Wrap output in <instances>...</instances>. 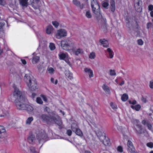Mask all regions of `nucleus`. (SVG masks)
<instances>
[{
	"label": "nucleus",
	"mask_w": 153,
	"mask_h": 153,
	"mask_svg": "<svg viewBox=\"0 0 153 153\" xmlns=\"http://www.w3.org/2000/svg\"><path fill=\"white\" fill-rule=\"evenodd\" d=\"M13 88L14 89L13 96L16 99L15 103L17 109L25 110L29 111H32L33 109L31 106L25 104L27 99L25 97L22 96V92L20 91L15 85H13Z\"/></svg>",
	"instance_id": "1"
},
{
	"label": "nucleus",
	"mask_w": 153,
	"mask_h": 153,
	"mask_svg": "<svg viewBox=\"0 0 153 153\" xmlns=\"http://www.w3.org/2000/svg\"><path fill=\"white\" fill-rule=\"evenodd\" d=\"M40 118L43 121L46 122H50L51 120H53L55 122L56 124L59 126V129L63 128L62 122L61 119L58 116H57L56 117L52 116L50 117L46 114H43L41 115Z\"/></svg>",
	"instance_id": "2"
},
{
	"label": "nucleus",
	"mask_w": 153,
	"mask_h": 153,
	"mask_svg": "<svg viewBox=\"0 0 153 153\" xmlns=\"http://www.w3.org/2000/svg\"><path fill=\"white\" fill-rule=\"evenodd\" d=\"M24 80L31 90L34 91L37 89L36 80L33 76L31 77L30 74H26L25 75Z\"/></svg>",
	"instance_id": "3"
},
{
	"label": "nucleus",
	"mask_w": 153,
	"mask_h": 153,
	"mask_svg": "<svg viewBox=\"0 0 153 153\" xmlns=\"http://www.w3.org/2000/svg\"><path fill=\"white\" fill-rule=\"evenodd\" d=\"M61 46L62 48L65 50L73 51L75 48L74 43L69 40L65 39L61 42Z\"/></svg>",
	"instance_id": "4"
},
{
	"label": "nucleus",
	"mask_w": 153,
	"mask_h": 153,
	"mask_svg": "<svg viewBox=\"0 0 153 153\" xmlns=\"http://www.w3.org/2000/svg\"><path fill=\"white\" fill-rule=\"evenodd\" d=\"M35 134L36 138L39 143L41 141L48 140V135L44 130L38 129L36 131Z\"/></svg>",
	"instance_id": "5"
},
{
	"label": "nucleus",
	"mask_w": 153,
	"mask_h": 153,
	"mask_svg": "<svg viewBox=\"0 0 153 153\" xmlns=\"http://www.w3.org/2000/svg\"><path fill=\"white\" fill-rule=\"evenodd\" d=\"M102 128H101V129H98V130H96V133L98 137L100 138L101 137L103 136L104 135V140H101V142H102V143L105 146H110L111 145V142L109 139L105 136V133H102L100 130H102Z\"/></svg>",
	"instance_id": "6"
},
{
	"label": "nucleus",
	"mask_w": 153,
	"mask_h": 153,
	"mask_svg": "<svg viewBox=\"0 0 153 153\" xmlns=\"http://www.w3.org/2000/svg\"><path fill=\"white\" fill-rule=\"evenodd\" d=\"M91 5L93 13L97 16H101L100 6L97 1L91 0Z\"/></svg>",
	"instance_id": "7"
},
{
	"label": "nucleus",
	"mask_w": 153,
	"mask_h": 153,
	"mask_svg": "<svg viewBox=\"0 0 153 153\" xmlns=\"http://www.w3.org/2000/svg\"><path fill=\"white\" fill-rule=\"evenodd\" d=\"M58 56L59 59L64 60L68 65H70V62L69 60L70 58L67 53H64L60 52L58 54Z\"/></svg>",
	"instance_id": "8"
},
{
	"label": "nucleus",
	"mask_w": 153,
	"mask_h": 153,
	"mask_svg": "<svg viewBox=\"0 0 153 153\" xmlns=\"http://www.w3.org/2000/svg\"><path fill=\"white\" fill-rule=\"evenodd\" d=\"M135 10L139 13L142 10V2L141 0H135L134 4Z\"/></svg>",
	"instance_id": "9"
},
{
	"label": "nucleus",
	"mask_w": 153,
	"mask_h": 153,
	"mask_svg": "<svg viewBox=\"0 0 153 153\" xmlns=\"http://www.w3.org/2000/svg\"><path fill=\"white\" fill-rule=\"evenodd\" d=\"M71 127L73 131L77 135L80 137L82 136L83 133L82 131L78 128L77 125L75 124H72Z\"/></svg>",
	"instance_id": "10"
},
{
	"label": "nucleus",
	"mask_w": 153,
	"mask_h": 153,
	"mask_svg": "<svg viewBox=\"0 0 153 153\" xmlns=\"http://www.w3.org/2000/svg\"><path fill=\"white\" fill-rule=\"evenodd\" d=\"M67 35V32L65 30L60 29L58 30L56 37L57 38H60L66 36Z\"/></svg>",
	"instance_id": "11"
},
{
	"label": "nucleus",
	"mask_w": 153,
	"mask_h": 153,
	"mask_svg": "<svg viewBox=\"0 0 153 153\" xmlns=\"http://www.w3.org/2000/svg\"><path fill=\"white\" fill-rule=\"evenodd\" d=\"M128 149V151L131 153H136L135 148L132 142L128 140L127 143Z\"/></svg>",
	"instance_id": "12"
},
{
	"label": "nucleus",
	"mask_w": 153,
	"mask_h": 153,
	"mask_svg": "<svg viewBox=\"0 0 153 153\" xmlns=\"http://www.w3.org/2000/svg\"><path fill=\"white\" fill-rule=\"evenodd\" d=\"M29 135V136L27 138V140L29 143L32 144L35 139V136L32 131L30 132Z\"/></svg>",
	"instance_id": "13"
},
{
	"label": "nucleus",
	"mask_w": 153,
	"mask_h": 153,
	"mask_svg": "<svg viewBox=\"0 0 153 153\" xmlns=\"http://www.w3.org/2000/svg\"><path fill=\"white\" fill-rule=\"evenodd\" d=\"M105 52L106 53L107 52L108 54V56H107V57L111 59H112L114 56V53L111 49L109 48H108L106 50H105Z\"/></svg>",
	"instance_id": "14"
},
{
	"label": "nucleus",
	"mask_w": 153,
	"mask_h": 153,
	"mask_svg": "<svg viewBox=\"0 0 153 153\" xmlns=\"http://www.w3.org/2000/svg\"><path fill=\"white\" fill-rule=\"evenodd\" d=\"M99 42L104 47L108 48L109 47L108 42L105 39H100V40Z\"/></svg>",
	"instance_id": "15"
},
{
	"label": "nucleus",
	"mask_w": 153,
	"mask_h": 153,
	"mask_svg": "<svg viewBox=\"0 0 153 153\" xmlns=\"http://www.w3.org/2000/svg\"><path fill=\"white\" fill-rule=\"evenodd\" d=\"M73 2L74 4L79 7L80 9H82L83 8L84 5L83 4H81L80 1H79L77 0H73Z\"/></svg>",
	"instance_id": "16"
},
{
	"label": "nucleus",
	"mask_w": 153,
	"mask_h": 153,
	"mask_svg": "<svg viewBox=\"0 0 153 153\" xmlns=\"http://www.w3.org/2000/svg\"><path fill=\"white\" fill-rule=\"evenodd\" d=\"M84 71L85 72L88 73L89 76L90 78H91L94 76L93 71L92 70H91L90 69L87 68H85L84 69Z\"/></svg>",
	"instance_id": "17"
},
{
	"label": "nucleus",
	"mask_w": 153,
	"mask_h": 153,
	"mask_svg": "<svg viewBox=\"0 0 153 153\" xmlns=\"http://www.w3.org/2000/svg\"><path fill=\"white\" fill-rule=\"evenodd\" d=\"M20 4L23 7H27L28 5V0H19Z\"/></svg>",
	"instance_id": "18"
},
{
	"label": "nucleus",
	"mask_w": 153,
	"mask_h": 153,
	"mask_svg": "<svg viewBox=\"0 0 153 153\" xmlns=\"http://www.w3.org/2000/svg\"><path fill=\"white\" fill-rule=\"evenodd\" d=\"M40 60V57L37 56H34L32 59V62L33 64H36Z\"/></svg>",
	"instance_id": "19"
},
{
	"label": "nucleus",
	"mask_w": 153,
	"mask_h": 153,
	"mask_svg": "<svg viewBox=\"0 0 153 153\" xmlns=\"http://www.w3.org/2000/svg\"><path fill=\"white\" fill-rule=\"evenodd\" d=\"M53 30V28L51 25H48L46 29V33L48 34H50L51 33Z\"/></svg>",
	"instance_id": "20"
},
{
	"label": "nucleus",
	"mask_w": 153,
	"mask_h": 153,
	"mask_svg": "<svg viewBox=\"0 0 153 153\" xmlns=\"http://www.w3.org/2000/svg\"><path fill=\"white\" fill-rule=\"evenodd\" d=\"M103 89L107 93L110 94V91L109 87L105 84H104L102 86Z\"/></svg>",
	"instance_id": "21"
},
{
	"label": "nucleus",
	"mask_w": 153,
	"mask_h": 153,
	"mask_svg": "<svg viewBox=\"0 0 153 153\" xmlns=\"http://www.w3.org/2000/svg\"><path fill=\"white\" fill-rule=\"evenodd\" d=\"M131 107L137 111H139L141 108L140 105L139 104L136 105L135 106L132 105L131 106Z\"/></svg>",
	"instance_id": "22"
},
{
	"label": "nucleus",
	"mask_w": 153,
	"mask_h": 153,
	"mask_svg": "<svg viewBox=\"0 0 153 153\" xmlns=\"http://www.w3.org/2000/svg\"><path fill=\"white\" fill-rule=\"evenodd\" d=\"M110 9L112 12L113 13L115 11V2L114 1H112L111 2Z\"/></svg>",
	"instance_id": "23"
},
{
	"label": "nucleus",
	"mask_w": 153,
	"mask_h": 153,
	"mask_svg": "<svg viewBox=\"0 0 153 153\" xmlns=\"http://www.w3.org/2000/svg\"><path fill=\"white\" fill-rule=\"evenodd\" d=\"M128 99V96L126 94H123L121 97V100L125 102L127 101Z\"/></svg>",
	"instance_id": "24"
},
{
	"label": "nucleus",
	"mask_w": 153,
	"mask_h": 153,
	"mask_svg": "<svg viewBox=\"0 0 153 153\" xmlns=\"http://www.w3.org/2000/svg\"><path fill=\"white\" fill-rule=\"evenodd\" d=\"M83 53L82 49L80 48H78L74 51V53L76 55H78L79 54H81Z\"/></svg>",
	"instance_id": "25"
},
{
	"label": "nucleus",
	"mask_w": 153,
	"mask_h": 153,
	"mask_svg": "<svg viewBox=\"0 0 153 153\" xmlns=\"http://www.w3.org/2000/svg\"><path fill=\"white\" fill-rule=\"evenodd\" d=\"M33 120V118L32 117H28L26 121V124H30L31 123Z\"/></svg>",
	"instance_id": "26"
},
{
	"label": "nucleus",
	"mask_w": 153,
	"mask_h": 153,
	"mask_svg": "<svg viewBox=\"0 0 153 153\" xmlns=\"http://www.w3.org/2000/svg\"><path fill=\"white\" fill-rule=\"evenodd\" d=\"M5 23L4 22H0V32L4 31L3 27L5 26Z\"/></svg>",
	"instance_id": "27"
},
{
	"label": "nucleus",
	"mask_w": 153,
	"mask_h": 153,
	"mask_svg": "<svg viewBox=\"0 0 153 153\" xmlns=\"http://www.w3.org/2000/svg\"><path fill=\"white\" fill-rule=\"evenodd\" d=\"M5 131L4 127L2 126H0V135L4 133Z\"/></svg>",
	"instance_id": "28"
},
{
	"label": "nucleus",
	"mask_w": 153,
	"mask_h": 153,
	"mask_svg": "<svg viewBox=\"0 0 153 153\" xmlns=\"http://www.w3.org/2000/svg\"><path fill=\"white\" fill-rule=\"evenodd\" d=\"M49 47L50 50L51 51L54 50L56 48L54 44L52 43H50Z\"/></svg>",
	"instance_id": "29"
},
{
	"label": "nucleus",
	"mask_w": 153,
	"mask_h": 153,
	"mask_svg": "<svg viewBox=\"0 0 153 153\" xmlns=\"http://www.w3.org/2000/svg\"><path fill=\"white\" fill-rule=\"evenodd\" d=\"M36 102L38 104H42L43 103V102L41 99L39 97H37L36 99Z\"/></svg>",
	"instance_id": "30"
},
{
	"label": "nucleus",
	"mask_w": 153,
	"mask_h": 153,
	"mask_svg": "<svg viewBox=\"0 0 153 153\" xmlns=\"http://www.w3.org/2000/svg\"><path fill=\"white\" fill-rule=\"evenodd\" d=\"M30 150L31 153H37L34 147H31L30 148Z\"/></svg>",
	"instance_id": "31"
},
{
	"label": "nucleus",
	"mask_w": 153,
	"mask_h": 153,
	"mask_svg": "<svg viewBox=\"0 0 153 153\" xmlns=\"http://www.w3.org/2000/svg\"><path fill=\"white\" fill-rule=\"evenodd\" d=\"M96 57L95 53L92 52L91 53L89 56V57L91 59H94Z\"/></svg>",
	"instance_id": "32"
},
{
	"label": "nucleus",
	"mask_w": 153,
	"mask_h": 153,
	"mask_svg": "<svg viewBox=\"0 0 153 153\" xmlns=\"http://www.w3.org/2000/svg\"><path fill=\"white\" fill-rule=\"evenodd\" d=\"M109 4L108 2H103L102 4V6L104 8H107Z\"/></svg>",
	"instance_id": "33"
},
{
	"label": "nucleus",
	"mask_w": 153,
	"mask_h": 153,
	"mask_svg": "<svg viewBox=\"0 0 153 153\" xmlns=\"http://www.w3.org/2000/svg\"><path fill=\"white\" fill-rule=\"evenodd\" d=\"M86 16L88 18H91V15L89 11H87L85 14Z\"/></svg>",
	"instance_id": "34"
},
{
	"label": "nucleus",
	"mask_w": 153,
	"mask_h": 153,
	"mask_svg": "<svg viewBox=\"0 0 153 153\" xmlns=\"http://www.w3.org/2000/svg\"><path fill=\"white\" fill-rule=\"evenodd\" d=\"M117 150L118 152L120 153H122L123 151V148L122 146H119L117 148Z\"/></svg>",
	"instance_id": "35"
},
{
	"label": "nucleus",
	"mask_w": 153,
	"mask_h": 153,
	"mask_svg": "<svg viewBox=\"0 0 153 153\" xmlns=\"http://www.w3.org/2000/svg\"><path fill=\"white\" fill-rule=\"evenodd\" d=\"M110 75L111 76H115L116 75V73L114 70H109Z\"/></svg>",
	"instance_id": "36"
},
{
	"label": "nucleus",
	"mask_w": 153,
	"mask_h": 153,
	"mask_svg": "<svg viewBox=\"0 0 153 153\" xmlns=\"http://www.w3.org/2000/svg\"><path fill=\"white\" fill-rule=\"evenodd\" d=\"M52 24L55 28H57L59 25V23L56 21L52 22Z\"/></svg>",
	"instance_id": "37"
},
{
	"label": "nucleus",
	"mask_w": 153,
	"mask_h": 153,
	"mask_svg": "<svg viewBox=\"0 0 153 153\" xmlns=\"http://www.w3.org/2000/svg\"><path fill=\"white\" fill-rule=\"evenodd\" d=\"M146 146L148 147L152 148H153V143L152 142H149L146 144Z\"/></svg>",
	"instance_id": "38"
},
{
	"label": "nucleus",
	"mask_w": 153,
	"mask_h": 153,
	"mask_svg": "<svg viewBox=\"0 0 153 153\" xmlns=\"http://www.w3.org/2000/svg\"><path fill=\"white\" fill-rule=\"evenodd\" d=\"M110 106L112 109H114L117 108V106L113 102L110 103Z\"/></svg>",
	"instance_id": "39"
},
{
	"label": "nucleus",
	"mask_w": 153,
	"mask_h": 153,
	"mask_svg": "<svg viewBox=\"0 0 153 153\" xmlns=\"http://www.w3.org/2000/svg\"><path fill=\"white\" fill-rule=\"evenodd\" d=\"M146 125L149 129V130H151L152 129V126L151 123H147Z\"/></svg>",
	"instance_id": "40"
},
{
	"label": "nucleus",
	"mask_w": 153,
	"mask_h": 153,
	"mask_svg": "<svg viewBox=\"0 0 153 153\" xmlns=\"http://www.w3.org/2000/svg\"><path fill=\"white\" fill-rule=\"evenodd\" d=\"M137 43L139 45H142L143 44V42L142 39H138L137 41Z\"/></svg>",
	"instance_id": "41"
},
{
	"label": "nucleus",
	"mask_w": 153,
	"mask_h": 153,
	"mask_svg": "<svg viewBox=\"0 0 153 153\" xmlns=\"http://www.w3.org/2000/svg\"><path fill=\"white\" fill-rule=\"evenodd\" d=\"M54 79H53V78H51V82L53 83V84H56L57 83V82H58V80L57 79H56L55 80V82H54Z\"/></svg>",
	"instance_id": "42"
},
{
	"label": "nucleus",
	"mask_w": 153,
	"mask_h": 153,
	"mask_svg": "<svg viewBox=\"0 0 153 153\" xmlns=\"http://www.w3.org/2000/svg\"><path fill=\"white\" fill-rule=\"evenodd\" d=\"M67 134L69 136H71L72 134V131L70 129L68 130L66 132Z\"/></svg>",
	"instance_id": "43"
},
{
	"label": "nucleus",
	"mask_w": 153,
	"mask_h": 153,
	"mask_svg": "<svg viewBox=\"0 0 153 153\" xmlns=\"http://www.w3.org/2000/svg\"><path fill=\"white\" fill-rule=\"evenodd\" d=\"M41 97L43 98V100L45 102H47V99L46 97L44 95L42 94L41 95Z\"/></svg>",
	"instance_id": "44"
},
{
	"label": "nucleus",
	"mask_w": 153,
	"mask_h": 153,
	"mask_svg": "<svg viewBox=\"0 0 153 153\" xmlns=\"http://www.w3.org/2000/svg\"><path fill=\"white\" fill-rule=\"evenodd\" d=\"M152 25V24L151 22H148L147 23L146 25L147 28L149 29Z\"/></svg>",
	"instance_id": "45"
},
{
	"label": "nucleus",
	"mask_w": 153,
	"mask_h": 153,
	"mask_svg": "<svg viewBox=\"0 0 153 153\" xmlns=\"http://www.w3.org/2000/svg\"><path fill=\"white\" fill-rule=\"evenodd\" d=\"M54 71V70L52 68H50L48 69V71L49 72L50 74L53 73Z\"/></svg>",
	"instance_id": "46"
},
{
	"label": "nucleus",
	"mask_w": 153,
	"mask_h": 153,
	"mask_svg": "<svg viewBox=\"0 0 153 153\" xmlns=\"http://www.w3.org/2000/svg\"><path fill=\"white\" fill-rule=\"evenodd\" d=\"M128 102L130 104L134 105L137 102L135 100H134L132 101H131V100H129L128 101Z\"/></svg>",
	"instance_id": "47"
},
{
	"label": "nucleus",
	"mask_w": 153,
	"mask_h": 153,
	"mask_svg": "<svg viewBox=\"0 0 153 153\" xmlns=\"http://www.w3.org/2000/svg\"><path fill=\"white\" fill-rule=\"evenodd\" d=\"M148 10L149 11H152L153 10V5L151 4L149 5L148 6Z\"/></svg>",
	"instance_id": "48"
},
{
	"label": "nucleus",
	"mask_w": 153,
	"mask_h": 153,
	"mask_svg": "<svg viewBox=\"0 0 153 153\" xmlns=\"http://www.w3.org/2000/svg\"><path fill=\"white\" fill-rule=\"evenodd\" d=\"M141 100L144 103H146L147 101L146 98L142 96L141 98Z\"/></svg>",
	"instance_id": "49"
},
{
	"label": "nucleus",
	"mask_w": 153,
	"mask_h": 153,
	"mask_svg": "<svg viewBox=\"0 0 153 153\" xmlns=\"http://www.w3.org/2000/svg\"><path fill=\"white\" fill-rule=\"evenodd\" d=\"M149 86L150 88H153V80L150 81Z\"/></svg>",
	"instance_id": "50"
},
{
	"label": "nucleus",
	"mask_w": 153,
	"mask_h": 153,
	"mask_svg": "<svg viewBox=\"0 0 153 153\" xmlns=\"http://www.w3.org/2000/svg\"><path fill=\"white\" fill-rule=\"evenodd\" d=\"M5 4L3 0H0V5H4Z\"/></svg>",
	"instance_id": "51"
},
{
	"label": "nucleus",
	"mask_w": 153,
	"mask_h": 153,
	"mask_svg": "<svg viewBox=\"0 0 153 153\" xmlns=\"http://www.w3.org/2000/svg\"><path fill=\"white\" fill-rule=\"evenodd\" d=\"M21 61L22 63L24 65H25L26 64V60L24 59H21Z\"/></svg>",
	"instance_id": "52"
},
{
	"label": "nucleus",
	"mask_w": 153,
	"mask_h": 153,
	"mask_svg": "<svg viewBox=\"0 0 153 153\" xmlns=\"http://www.w3.org/2000/svg\"><path fill=\"white\" fill-rule=\"evenodd\" d=\"M136 126L138 127V128L140 129V130H142V126L138 124H137L136 125Z\"/></svg>",
	"instance_id": "53"
},
{
	"label": "nucleus",
	"mask_w": 153,
	"mask_h": 153,
	"mask_svg": "<svg viewBox=\"0 0 153 153\" xmlns=\"http://www.w3.org/2000/svg\"><path fill=\"white\" fill-rule=\"evenodd\" d=\"M68 77L70 79H73V77L72 76V74H71V73L68 76Z\"/></svg>",
	"instance_id": "54"
},
{
	"label": "nucleus",
	"mask_w": 153,
	"mask_h": 153,
	"mask_svg": "<svg viewBox=\"0 0 153 153\" xmlns=\"http://www.w3.org/2000/svg\"><path fill=\"white\" fill-rule=\"evenodd\" d=\"M142 123L143 125H146V124L147 123H146V121L145 120H143L142 121Z\"/></svg>",
	"instance_id": "55"
},
{
	"label": "nucleus",
	"mask_w": 153,
	"mask_h": 153,
	"mask_svg": "<svg viewBox=\"0 0 153 153\" xmlns=\"http://www.w3.org/2000/svg\"><path fill=\"white\" fill-rule=\"evenodd\" d=\"M36 94L35 93H33L32 94V97L33 98H34L36 96Z\"/></svg>",
	"instance_id": "56"
},
{
	"label": "nucleus",
	"mask_w": 153,
	"mask_h": 153,
	"mask_svg": "<svg viewBox=\"0 0 153 153\" xmlns=\"http://www.w3.org/2000/svg\"><path fill=\"white\" fill-rule=\"evenodd\" d=\"M150 14L151 16L153 17V11H152L150 12Z\"/></svg>",
	"instance_id": "57"
},
{
	"label": "nucleus",
	"mask_w": 153,
	"mask_h": 153,
	"mask_svg": "<svg viewBox=\"0 0 153 153\" xmlns=\"http://www.w3.org/2000/svg\"><path fill=\"white\" fill-rule=\"evenodd\" d=\"M124 84V81H122L120 84V85H122Z\"/></svg>",
	"instance_id": "58"
},
{
	"label": "nucleus",
	"mask_w": 153,
	"mask_h": 153,
	"mask_svg": "<svg viewBox=\"0 0 153 153\" xmlns=\"http://www.w3.org/2000/svg\"><path fill=\"white\" fill-rule=\"evenodd\" d=\"M60 112L62 113L63 115L65 114V113L64 112L62 111L61 110H60Z\"/></svg>",
	"instance_id": "59"
},
{
	"label": "nucleus",
	"mask_w": 153,
	"mask_h": 153,
	"mask_svg": "<svg viewBox=\"0 0 153 153\" xmlns=\"http://www.w3.org/2000/svg\"><path fill=\"white\" fill-rule=\"evenodd\" d=\"M135 121L136 122V123H139V120H135Z\"/></svg>",
	"instance_id": "60"
},
{
	"label": "nucleus",
	"mask_w": 153,
	"mask_h": 153,
	"mask_svg": "<svg viewBox=\"0 0 153 153\" xmlns=\"http://www.w3.org/2000/svg\"><path fill=\"white\" fill-rule=\"evenodd\" d=\"M85 153H91V152L89 151H86L85 152Z\"/></svg>",
	"instance_id": "61"
},
{
	"label": "nucleus",
	"mask_w": 153,
	"mask_h": 153,
	"mask_svg": "<svg viewBox=\"0 0 153 153\" xmlns=\"http://www.w3.org/2000/svg\"><path fill=\"white\" fill-rule=\"evenodd\" d=\"M94 125V126L95 127H98V126H97L95 124H93Z\"/></svg>",
	"instance_id": "62"
},
{
	"label": "nucleus",
	"mask_w": 153,
	"mask_h": 153,
	"mask_svg": "<svg viewBox=\"0 0 153 153\" xmlns=\"http://www.w3.org/2000/svg\"><path fill=\"white\" fill-rule=\"evenodd\" d=\"M3 51L2 50L0 51V54L1 55V53H2Z\"/></svg>",
	"instance_id": "63"
},
{
	"label": "nucleus",
	"mask_w": 153,
	"mask_h": 153,
	"mask_svg": "<svg viewBox=\"0 0 153 153\" xmlns=\"http://www.w3.org/2000/svg\"><path fill=\"white\" fill-rule=\"evenodd\" d=\"M149 153H153V150H152V151H151Z\"/></svg>",
	"instance_id": "64"
}]
</instances>
